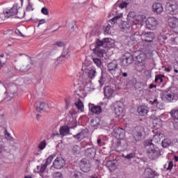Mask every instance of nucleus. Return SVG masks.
I'll return each instance as SVG.
<instances>
[{"mask_svg":"<svg viewBox=\"0 0 178 178\" xmlns=\"http://www.w3.org/2000/svg\"><path fill=\"white\" fill-rule=\"evenodd\" d=\"M161 136H163V134L159 133L154 135L152 140H146L144 143L147 156L152 161L158 159L162 155L161 149L154 144V143H160Z\"/></svg>","mask_w":178,"mask_h":178,"instance_id":"nucleus-1","label":"nucleus"},{"mask_svg":"<svg viewBox=\"0 0 178 178\" xmlns=\"http://www.w3.org/2000/svg\"><path fill=\"white\" fill-rule=\"evenodd\" d=\"M95 47L92 49L93 54H95L99 58H104V54L106 52L104 48L111 47V39L108 38H104L102 40L97 39Z\"/></svg>","mask_w":178,"mask_h":178,"instance_id":"nucleus-2","label":"nucleus"},{"mask_svg":"<svg viewBox=\"0 0 178 178\" xmlns=\"http://www.w3.org/2000/svg\"><path fill=\"white\" fill-rule=\"evenodd\" d=\"M161 99L166 104H170L178 99V90L175 86H171L164 90L161 95Z\"/></svg>","mask_w":178,"mask_h":178,"instance_id":"nucleus-3","label":"nucleus"},{"mask_svg":"<svg viewBox=\"0 0 178 178\" xmlns=\"http://www.w3.org/2000/svg\"><path fill=\"white\" fill-rule=\"evenodd\" d=\"M141 42L140 44L143 47V48H151L152 44L154 43V40H155V33L151 31H143L141 35Z\"/></svg>","mask_w":178,"mask_h":178,"instance_id":"nucleus-4","label":"nucleus"},{"mask_svg":"<svg viewBox=\"0 0 178 178\" xmlns=\"http://www.w3.org/2000/svg\"><path fill=\"white\" fill-rule=\"evenodd\" d=\"M113 134L115 137L119 140L117 142V147H118V148H122L120 151L126 149L127 143H126V140L123 139L124 137V129L122 128H115L113 130Z\"/></svg>","mask_w":178,"mask_h":178,"instance_id":"nucleus-5","label":"nucleus"},{"mask_svg":"<svg viewBox=\"0 0 178 178\" xmlns=\"http://www.w3.org/2000/svg\"><path fill=\"white\" fill-rule=\"evenodd\" d=\"M80 170L83 173H88L91 170V163L87 159H82L79 162Z\"/></svg>","mask_w":178,"mask_h":178,"instance_id":"nucleus-6","label":"nucleus"},{"mask_svg":"<svg viewBox=\"0 0 178 178\" xmlns=\"http://www.w3.org/2000/svg\"><path fill=\"white\" fill-rule=\"evenodd\" d=\"M144 131L145 129L142 126H138L134 128V129L133 130V137L135 139L136 143L141 140Z\"/></svg>","mask_w":178,"mask_h":178,"instance_id":"nucleus-7","label":"nucleus"},{"mask_svg":"<svg viewBox=\"0 0 178 178\" xmlns=\"http://www.w3.org/2000/svg\"><path fill=\"white\" fill-rule=\"evenodd\" d=\"M178 5L177 3L172 2L168 3L165 6V10L169 15H177L178 13Z\"/></svg>","mask_w":178,"mask_h":178,"instance_id":"nucleus-8","label":"nucleus"},{"mask_svg":"<svg viewBox=\"0 0 178 178\" xmlns=\"http://www.w3.org/2000/svg\"><path fill=\"white\" fill-rule=\"evenodd\" d=\"M145 23L148 30H156V27L158 26V21L156 18L152 17H148Z\"/></svg>","mask_w":178,"mask_h":178,"instance_id":"nucleus-9","label":"nucleus"},{"mask_svg":"<svg viewBox=\"0 0 178 178\" xmlns=\"http://www.w3.org/2000/svg\"><path fill=\"white\" fill-rule=\"evenodd\" d=\"M65 165H66V161L62 157H57L54 161L52 167L54 168V169H62L65 168Z\"/></svg>","mask_w":178,"mask_h":178,"instance_id":"nucleus-10","label":"nucleus"},{"mask_svg":"<svg viewBox=\"0 0 178 178\" xmlns=\"http://www.w3.org/2000/svg\"><path fill=\"white\" fill-rule=\"evenodd\" d=\"M118 61L116 60H113L112 62L109 63L107 65V69L113 76H116V73H118Z\"/></svg>","mask_w":178,"mask_h":178,"instance_id":"nucleus-11","label":"nucleus"},{"mask_svg":"<svg viewBox=\"0 0 178 178\" xmlns=\"http://www.w3.org/2000/svg\"><path fill=\"white\" fill-rule=\"evenodd\" d=\"M133 62H134L133 56L130 54H127L122 56L121 64L122 66H129V65H131Z\"/></svg>","mask_w":178,"mask_h":178,"instance_id":"nucleus-12","label":"nucleus"},{"mask_svg":"<svg viewBox=\"0 0 178 178\" xmlns=\"http://www.w3.org/2000/svg\"><path fill=\"white\" fill-rule=\"evenodd\" d=\"M159 176V173H158L156 171L147 168L145 170L144 172V177L145 178H154L158 177Z\"/></svg>","mask_w":178,"mask_h":178,"instance_id":"nucleus-13","label":"nucleus"},{"mask_svg":"<svg viewBox=\"0 0 178 178\" xmlns=\"http://www.w3.org/2000/svg\"><path fill=\"white\" fill-rule=\"evenodd\" d=\"M113 88L112 87L107 86L104 88V98L106 99H109L110 98H112L113 97V92H114Z\"/></svg>","mask_w":178,"mask_h":178,"instance_id":"nucleus-14","label":"nucleus"},{"mask_svg":"<svg viewBox=\"0 0 178 178\" xmlns=\"http://www.w3.org/2000/svg\"><path fill=\"white\" fill-rule=\"evenodd\" d=\"M137 56H135V59L136 62L138 63H145V60H147V55L141 51H136Z\"/></svg>","mask_w":178,"mask_h":178,"instance_id":"nucleus-15","label":"nucleus"},{"mask_svg":"<svg viewBox=\"0 0 178 178\" xmlns=\"http://www.w3.org/2000/svg\"><path fill=\"white\" fill-rule=\"evenodd\" d=\"M88 106L90 112H92V113H94L95 115H99L101 112H102V108H101V106H97L95 104L90 103Z\"/></svg>","mask_w":178,"mask_h":178,"instance_id":"nucleus-16","label":"nucleus"},{"mask_svg":"<svg viewBox=\"0 0 178 178\" xmlns=\"http://www.w3.org/2000/svg\"><path fill=\"white\" fill-rule=\"evenodd\" d=\"M152 10L154 13H157V15H161L162 12H163V7L161 3H154L152 5Z\"/></svg>","mask_w":178,"mask_h":178,"instance_id":"nucleus-17","label":"nucleus"},{"mask_svg":"<svg viewBox=\"0 0 178 178\" xmlns=\"http://www.w3.org/2000/svg\"><path fill=\"white\" fill-rule=\"evenodd\" d=\"M3 13L4 15H8L6 16L7 19H9L10 16H15L17 14V6H13L10 10L3 11Z\"/></svg>","mask_w":178,"mask_h":178,"instance_id":"nucleus-18","label":"nucleus"},{"mask_svg":"<svg viewBox=\"0 0 178 178\" xmlns=\"http://www.w3.org/2000/svg\"><path fill=\"white\" fill-rule=\"evenodd\" d=\"M168 23L171 29H176L178 25V19L176 17H170L168 19Z\"/></svg>","mask_w":178,"mask_h":178,"instance_id":"nucleus-19","label":"nucleus"},{"mask_svg":"<svg viewBox=\"0 0 178 178\" xmlns=\"http://www.w3.org/2000/svg\"><path fill=\"white\" fill-rule=\"evenodd\" d=\"M148 112H149V110L148 108V106L145 105L138 107V113H139L140 116H146Z\"/></svg>","mask_w":178,"mask_h":178,"instance_id":"nucleus-20","label":"nucleus"},{"mask_svg":"<svg viewBox=\"0 0 178 178\" xmlns=\"http://www.w3.org/2000/svg\"><path fill=\"white\" fill-rule=\"evenodd\" d=\"M114 106V112L115 115H120L122 112H123V108H122V102H116L113 104Z\"/></svg>","mask_w":178,"mask_h":178,"instance_id":"nucleus-21","label":"nucleus"},{"mask_svg":"<svg viewBox=\"0 0 178 178\" xmlns=\"http://www.w3.org/2000/svg\"><path fill=\"white\" fill-rule=\"evenodd\" d=\"M59 131L60 136L65 137V136H68V134H70V127L67 126H63L60 128Z\"/></svg>","mask_w":178,"mask_h":178,"instance_id":"nucleus-22","label":"nucleus"},{"mask_svg":"<svg viewBox=\"0 0 178 178\" xmlns=\"http://www.w3.org/2000/svg\"><path fill=\"white\" fill-rule=\"evenodd\" d=\"M121 29L122 30L123 33H129L131 30V23L124 22L122 24Z\"/></svg>","mask_w":178,"mask_h":178,"instance_id":"nucleus-23","label":"nucleus"},{"mask_svg":"<svg viewBox=\"0 0 178 178\" xmlns=\"http://www.w3.org/2000/svg\"><path fill=\"white\" fill-rule=\"evenodd\" d=\"M74 105L79 112H84V104L80 99H78V102L74 103Z\"/></svg>","mask_w":178,"mask_h":178,"instance_id":"nucleus-24","label":"nucleus"},{"mask_svg":"<svg viewBox=\"0 0 178 178\" xmlns=\"http://www.w3.org/2000/svg\"><path fill=\"white\" fill-rule=\"evenodd\" d=\"M71 178H84V174L75 170L71 172Z\"/></svg>","mask_w":178,"mask_h":178,"instance_id":"nucleus-25","label":"nucleus"},{"mask_svg":"<svg viewBox=\"0 0 178 178\" xmlns=\"http://www.w3.org/2000/svg\"><path fill=\"white\" fill-rule=\"evenodd\" d=\"M97 74V71L95 70V68L94 67H89L88 70V76L90 77V79H94L95 77V75Z\"/></svg>","mask_w":178,"mask_h":178,"instance_id":"nucleus-26","label":"nucleus"},{"mask_svg":"<svg viewBox=\"0 0 178 178\" xmlns=\"http://www.w3.org/2000/svg\"><path fill=\"white\" fill-rule=\"evenodd\" d=\"M86 154L90 158H93V156H95V149L94 147L88 148L86 150Z\"/></svg>","mask_w":178,"mask_h":178,"instance_id":"nucleus-27","label":"nucleus"},{"mask_svg":"<svg viewBox=\"0 0 178 178\" xmlns=\"http://www.w3.org/2000/svg\"><path fill=\"white\" fill-rule=\"evenodd\" d=\"M170 114L171 115L172 118L175 120H178V107L172 109L170 112Z\"/></svg>","mask_w":178,"mask_h":178,"instance_id":"nucleus-28","label":"nucleus"},{"mask_svg":"<svg viewBox=\"0 0 178 178\" xmlns=\"http://www.w3.org/2000/svg\"><path fill=\"white\" fill-rule=\"evenodd\" d=\"M106 168L110 170V172H113L115 169H116V166L115 165V163L112 161H108L106 164Z\"/></svg>","mask_w":178,"mask_h":178,"instance_id":"nucleus-29","label":"nucleus"},{"mask_svg":"<svg viewBox=\"0 0 178 178\" xmlns=\"http://www.w3.org/2000/svg\"><path fill=\"white\" fill-rule=\"evenodd\" d=\"M161 144L163 148H167V147H169L170 144H172V141L170 140V139L165 138L163 140H162Z\"/></svg>","mask_w":178,"mask_h":178,"instance_id":"nucleus-30","label":"nucleus"},{"mask_svg":"<svg viewBox=\"0 0 178 178\" xmlns=\"http://www.w3.org/2000/svg\"><path fill=\"white\" fill-rule=\"evenodd\" d=\"M92 62L93 63H95V65H96L97 67H99V68L102 67V61L101 60V59L93 58Z\"/></svg>","mask_w":178,"mask_h":178,"instance_id":"nucleus-31","label":"nucleus"},{"mask_svg":"<svg viewBox=\"0 0 178 178\" xmlns=\"http://www.w3.org/2000/svg\"><path fill=\"white\" fill-rule=\"evenodd\" d=\"M55 156H56V154H51L50 155L45 161L44 164L47 165L48 166V165H51L52 161H54V158H55Z\"/></svg>","mask_w":178,"mask_h":178,"instance_id":"nucleus-32","label":"nucleus"},{"mask_svg":"<svg viewBox=\"0 0 178 178\" xmlns=\"http://www.w3.org/2000/svg\"><path fill=\"white\" fill-rule=\"evenodd\" d=\"M122 158H125V159H133V158H136V152H133L127 155L122 154Z\"/></svg>","mask_w":178,"mask_h":178,"instance_id":"nucleus-33","label":"nucleus"},{"mask_svg":"<svg viewBox=\"0 0 178 178\" xmlns=\"http://www.w3.org/2000/svg\"><path fill=\"white\" fill-rule=\"evenodd\" d=\"M163 168L164 169H166V170H172V169H173V161H168L167 164L163 165Z\"/></svg>","mask_w":178,"mask_h":178,"instance_id":"nucleus-34","label":"nucleus"},{"mask_svg":"<svg viewBox=\"0 0 178 178\" xmlns=\"http://www.w3.org/2000/svg\"><path fill=\"white\" fill-rule=\"evenodd\" d=\"M73 137L75 138V140H77V141H81V140L84 138V133L79 132L76 135H74Z\"/></svg>","mask_w":178,"mask_h":178,"instance_id":"nucleus-35","label":"nucleus"},{"mask_svg":"<svg viewBox=\"0 0 178 178\" xmlns=\"http://www.w3.org/2000/svg\"><path fill=\"white\" fill-rule=\"evenodd\" d=\"M48 166L44 163L42 164L41 166L38 165L37 166V170L40 173H44Z\"/></svg>","mask_w":178,"mask_h":178,"instance_id":"nucleus-36","label":"nucleus"},{"mask_svg":"<svg viewBox=\"0 0 178 178\" xmlns=\"http://www.w3.org/2000/svg\"><path fill=\"white\" fill-rule=\"evenodd\" d=\"M25 15H26V12H24V10H21L19 11L18 10H17L16 16H17V19H23V17H24Z\"/></svg>","mask_w":178,"mask_h":178,"instance_id":"nucleus-37","label":"nucleus"},{"mask_svg":"<svg viewBox=\"0 0 178 178\" xmlns=\"http://www.w3.org/2000/svg\"><path fill=\"white\" fill-rule=\"evenodd\" d=\"M81 149L80 146L74 145L72 148V152L74 155H77L78 154H80Z\"/></svg>","mask_w":178,"mask_h":178,"instance_id":"nucleus-38","label":"nucleus"},{"mask_svg":"<svg viewBox=\"0 0 178 178\" xmlns=\"http://www.w3.org/2000/svg\"><path fill=\"white\" fill-rule=\"evenodd\" d=\"M39 104V106H36V110L40 112V111H42V109H44V108H45V104L44 102H38L36 103V105H38Z\"/></svg>","mask_w":178,"mask_h":178,"instance_id":"nucleus-39","label":"nucleus"},{"mask_svg":"<svg viewBox=\"0 0 178 178\" xmlns=\"http://www.w3.org/2000/svg\"><path fill=\"white\" fill-rule=\"evenodd\" d=\"M138 72H143L145 69V63H138V67H136Z\"/></svg>","mask_w":178,"mask_h":178,"instance_id":"nucleus-40","label":"nucleus"},{"mask_svg":"<svg viewBox=\"0 0 178 178\" xmlns=\"http://www.w3.org/2000/svg\"><path fill=\"white\" fill-rule=\"evenodd\" d=\"M163 76L161 74L156 75L155 79H154V83H162L163 81Z\"/></svg>","mask_w":178,"mask_h":178,"instance_id":"nucleus-41","label":"nucleus"},{"mask_svg":"<svg viewBox=\"0 0 178 178\" xmlns=\"http://www.w3.org/2000/svg\"><path fill=\"white\" fill-rule=\"evenodd\" d=\"M67 126H72V124H74V119L72 117H67Z\"/></svg>","mask_w":178,"mask_h":178,"instance_id":"nucleus-42","label":"nucleus"},{"mask_svg":"<svg viewBox=\"0 0 178 178\" xmlns=\"http://www.w3.org/2000/svg\"><path fill=\"white\" fill-rule=\"evenodd\" d=\"M67 54H69L67 50H63L61 54V56L58 57V60L60 61L62 60V58H66V56H67Z\"/></svg>","mask_w":178,"mask_h":178,"instance_id":"nucleus-43","label":"nucleus"},{"mask_svg":"<svg viewBox=\"0 0 178 178\" xmlns=\"http://www.w3.org/2000/svg\"><path fill=\"white\" fill-rule=\"evenodd\" d=\"M122 17H123V15L122 14L119 15H116L113 19H111V22H112L113 23H116V22H118V20H119V19H120Z\"/></svg>","mask_w":178,"mask_h":178,"instance_id":"nucleus-44","label":"nucleus"},{"mask_svg":"<svg viewBox=\"0 0 178 178\" xmlns=\"http://www.w3.org/2000/svg\"><path fill=\"white\" fill-rule=\"evenodd\" d=\"M4 134L6 140H12V136H10V134L8 132V129H4Z\"/></svg>","mask_w":178,"mask_h":178,"instance_id":"nucleus-45","label":"nucleus"},{"mask_svg":"<svg viewBox=\"0 0 178 178\" xmlns=\"http://www.w3.org/2000/svg\"><path fill=\"white\" fill-rule=\"evenodd\" d=\"M45 147H47V143L45 142V140L42 141L38 145L39 149H44Z\"/></svg>","mask_w":178,"mask_h":178,"instance_id":"nucleus-46","label":"nucleus"},{"mask_svg":"<svg viewBox=\"0 0 178 178\" xmlns=\"http://www.w3.org/2000/svg\"><path fill=\"white\" fill-rule=\"evenodd\" d=\"M53 177L54 178H63V175H62V173L60 172H56L54 173Z\"/></svg>","mask_w":178,"mask_h":178,"instance_id":"nucleus-47","label":"nucleus"},{"mask_svg":"<svg viewBox=\"0 0 178 178\" xmlns=\"http://www.w3.org/2000/svg\"><path fill=\"white\" fill-rule=\"evenodd\" d=\"M53 45H56V47H58L59 48H62V47H65V42L62 41H58L54 43Z\"/></svg>","mask_w":178,"mask_h":178,"instance_id":"nucleus-48","label":"nucleus"},{"mask_svg":"<svg viewBox=\"0 0 178 178\" xmlns=\"http://www.w3.org/2000/svg\"><path fill=\"white\" fill-rule=\"evenodd\" d=\"M41 12L43 15H45L46 16H48V15H49V12L48 11V8H47V7H43L41 10Z\"/></svg>","mask_w":178,"mask_h":178,"instance_id":"nucleus-49","label":"nucleus"},{"mask_svg":"<svg viewBox=\"0 0 178 178\" xmlns=\"http://www.w3.org/2000/svg\"><path fill=\"white\" fill-rule=\"evenodd\" d=\"M152 105L153 106H156V108H158V105H159V102H158V99H155L153 100V102H150Z\"/></svg>","mask_w":178,"mask_h":178,"instance_id":"nucleus-50","label":"nucleus"},{"mask_svg":"<svg viewBox=\"0 0 178 178\" xmlns=\"http://www.w3.org/2000/svg\"><path fill=\"white\" fill-rule=\"evenodd\" d=\"M99 83L102 85L105 83V78L104 77V73L102 72V75L100 76V79L99 80Z\"/></svg>","mask_w":178,"mask_h":178,"instance_id":"nucleus-51","label":"nucleus"},{"mask_svg":"<svg viewBox=\"0 0 178 178\" xmlns=\"http://www.w3.org/2000/svg\"><path fill=\"white\" fill-rule=\"evenodd\" d=\"M127 5H129V3H127V2L122 1L120 4V8L121 9H124V8H127Z\"/></svg>","mask_w":178,"mask_h":178,"instance_id":"nucleus-52","label":"nucleus"},{"mask_svg":"<svg viewBox=\"0 0 178 178\" xmlns=\"http://www.w3.org/2000/svg\"><path fill=\"white\" fill-rule=\"evenodd\" d=\"M26 10L30 11V10H34V8H33V4L30 3V1L28 3V6H26Z\"/></svg>","mask_w":178,"mask_h":178,"instance_id":"nucleus-53","label":"nucleus"},{"mask_svg":"<svg viewBox=\"0 0 178 178\" xmlns=\"http://www.w3.org/2000/svg\"><path fill=\"white\" fill-rule=\"evenodd\" d=\"M30 69H31V65H26L25 68H20V70L22 72H27V70H30Z\"/></svg>","mask_w":178,"mask_h":178,"instance_id":"nucleus-54","label":"nucleus"},{"mask_svg":"<svg viewBox=\"0 0 178 178\" xmlns=\"http://www.w3.org/2000/svg\"><path fill=\"white\" fill-rule=\"evenodd\" d=\"M137 17L138 22H144V19H145V15H138Z\"/></svg>","mask_w":178,"mask_h":178,"instance_id":"nucleus-55","label":"nucleus"},{"mask_svg":"<svg viewBox=\"0 0 178 178\" xmlns=\"http://www.w3.org/2000/svg\"><path fill=\"white\" fill-rule=\"evenodd\" d=\"M129 72V70H127L124 67H122V68L120 69V76L122 75V74H123V73H126V72Z\"/></svg>","mask_w":178,"mask_h":178,"instance_id":"nucleus-56","label":"nucleus"},{"mask_svg":"<svg viewBox=\"0 0 178 178\" xmlns=\"http://www.w3.org/2000/svg\"><path fill=\"white\" fill-rule=\"evenodd\" d=\"M111 25H107L106 28L104 29V31L106 33V34H108L109 31L111 30Z\"/></svg>","mask_w":178,"mask_h":178,"instance_id":"nucleus-57","label":"nucleus"},{"mask_svg":"<svg viewBox=\"0 0 178 178\" xmlns=\"http://www.w3.org/2000/svg\"><path fill=\"white\" fill-rule=\"evenodd\" d=\"M97 145L99 146V147H102V145H104V143H102L101 138H97Z\"/></svg>","mask_w":178,"mask_h":178,"instance_id":"nucleus-58","label":"nucleus"},{"mask_svg":"<svg viewBox=\"0 0 178 178\" xmlns=\"http://www.w3.org/2000/svg\"><path fill=\"white\" fill-rule=\"evenodd\" d=\"M173 127L175 130H178V122L175 121L173 122Z\"/></svg>","mask_w":178,"mask_h":178,"instance_id":"nucleus-59","label":"nucleus"},{"mask_svg":"<svg viewBox=\"0 0 178 178\" xmlns=\"http://www.w3.org/2000/svg\"><path fill=\"white\" fill-rule=\"evenodd\" d=\"M3 65H5V60H1L0 58V70L2 69V67H3Z\"/></svg>","mask_w":178,"mask_h":178,"instance_id":"nucleus-60","label":"nucleus"},{"mask_svg":"<svg viewBox=\"0 0 178 178\" xmlns=\"http://www.w3.org/2000/svg\"><path fill=\"white\" fill-rule=\"evenodd\" d=\"M44 23H45V19H40L39 21L38 24V27H40V26H41V24H44Z\"/></svg>","mask_w":178,"mask_h":178,"instance_id":"nucleus-61","label":"nucleus"},{"mask_svg":"<svg viewBox=\"0 0 178 178\" xmlns=\"http://www.w3.org/2000/svg\"><path fill=\"white\" fill-rule=\"evenodd\" d=\"M5 150V145L0 144V154H2V151Z\"/></svg>","mask_w":178,"mask_h":178,"instance_id":"nucleus-62","label":"nucleus"},{"mask_svg":"<svg viewBox=\"0 0 178 178\" xmlns=\"http://www.w3.org/2000/svg\"><path fill=\"white\" fill-rule=\"evenodd\" d=\"M129 73V71H127V72H123V74H122L121 76L122 77H127V74Z\"/></svg>","mask_w":178,"mask_h":178,"instance_id":"nucleus-63","label":"nucleus"},{"mask_svg":"<svg viewBox=\"0 0 178 178\" xmlns=\"http://www.w3.org/2000/svg\"><path fill=\"white\" fill-rule=\"evenodd\" d=\"M149 88H150V90H152V88H156V85L151 83L149 86Z\"/></svg>","mask_w":178,"mask_h":178,"instance_id":"nucleus-64","label":"nucleus"}]
</instances>
